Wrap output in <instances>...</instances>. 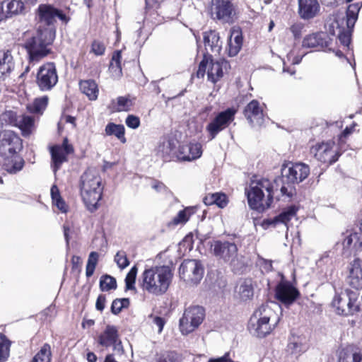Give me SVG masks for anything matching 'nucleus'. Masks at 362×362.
<instances>
[{
  "instance_id": "29",
  "label": "nucleus",
  "mask_w": 362,
  "mask_h": 362,
  "mask_svg": "<svg viewBox=\"0 0 362 362\" xmlns=\"http://www.w3.org/2000/svg\"><path fill=\"white\" fill-rule=\"evenodd\" d=\"M204 42L206 49L216 54H219L222 48L219 34L214 30L204 33Z\"/></svg>"
},
{
  "instance_id": "16",
  "label": "nucleus",
  "mask_w": 362,
  "mask_h": 362,
  "mask_svg": "<svg viewBox=\"0 0 362 362\" xmlns=\"http://www.w3.org/2000/svg\"><path fill=\"white\" fill-rule=\"evenodd\" d=\"M4 118H8L13 126L18 127L23 136H30L35 129V120L32 116L21 115H17L13 111H8L4 114Z\"/></svg>"
},
{
  "instance_id": "42",
  "label": "nucleus",
  "mask_w": 362,
  "mask_h": 362,
  "mask_svg": "<svg viewBox=\"0 0 362 362\" xmlns=\"http://www.w3.org/2000/svg\"><path fill=\"white\" fill-rule=\"evenodd\" d=\"M193 213L194 211L192 208H186L182 211H180L177 216L173 218L172 223L175 226L179 224H184L189 220V217Z\"/></svg>"
},
{
  "instance_id": "53",
  "label": "nucleus",
  "mask_w": 362,
  "mask_h": 362,
  "mask_svg": "<svg viewBox=\"0 0 362 362\" xmlns=\"http://www.w3.org/2000/svg\"><path fill=\"white\" fill-rule=\"evenodd\" d=\"M105 51V46L104 44L98 40H94L91 45V52L97 56L104 54Z\"/></svg>"
},
{
  "instance_id": "1",
  "label": "nucleus",
  "mask_w": 362,
  "mask_h": 362,
  "mask_svg": "<svg viewBox=\"0 0 362 362\" xmlns=\"http://www.w3.org/2000/svg\"><path fill=\"white\" fill-rule=\"evenodd\" d=\"M173 277L172 269L168 266H156L145 269L141 276L142 289L149 293L160 296L168 289Z\"/></svg>"
},
{
  "instance_id": "20",
  "label": "nucleus",
  "mask_w": 362,
  "mask_h": 362,
  "mask_svg": "<svg viewBox=\"0 0 362 362\" xmlns=\"http://www.w3.org/2000/svg\"><path fill=\"white\" fill-rule=\"evenodd\" d=\"M298 295V290L287 282H281L276 288L275 296L276 299L285 305L293 303Z\"/></svg>"
},
{
  "instance_id": "28",
  "label": "nucleus",
  "mask_w": 362,
  "mask_h": 362,
  "mask_svg": "<svg viewBox=\"0 0 362 362\" xmlns=\"http://www.w3.org/2000/svg\"><path fill=\"white\" fill-rule=\"evenodd\" d=\"M349 284L356 289L362 288V260L356 259L351 264L349 276L348 277Z\"/></svg>"
},
{
  "instance_id": "58",
  "label": "nucleus",
  "mask_w": 362,
  "mask_h": 362,
  "mask_svg": "<svg viewBox=\"0 0 362 362\" xmlns=\"http://www.w3.org/2000/svg\"><path fill=\"white\" fill-rule=\"evenodd\" d=\"M286 58L288 62H291V64L294 65L298 64L301 62L303 56H294L293 51H291L290 53L287 54Z\"/></svg>"
},
{
  "instance_id": "22",
  "label": "nucleus",
  "mask_w": 362,
  "mask_h": 362,
  "mask_svg": "<svg viewBox=\"0 0 362 362\" xmlns=\"http://www.w3.org/2000/svg\"><path fill=\"white\" fill-rule=\"evenodd\" d=\"M244 115L253 126H260L264 122L262 107L256 100H253L247 104L244 110Z\"/></svg>"
},
{
  "instance_id": "32",
  "label": "nucleus",
  "mask_w": 362,
  "mask_h": 362,
  "mask_svg": "<svg viewBox=\"0 0 362 362\" xmlns=\"http://www.w3.org/2000/svg\"><path fill=\"white\" fill-rule=\"evenodd\" d=\"M339 362H362V353L356 348H346L340 352Z\"/></svg>"
},
{
  "instance_id": "17",
  "label": "nucleus",
  "mask_w": 362,
  "mask_h": 362,
  "mask_svg": "<svg viewBox=\"0 0 362 362\" xmlns=\"http://www.w3.org/2000/svg\"><path fill=\"white\" fill-rule=\"evenodd\" d=\"M98 344L105 347L112 346L113 350L122 354L123 346L119 338L118 329L115 326L107 325L105 330L98 337Z\"/></svg>"
},
{
  "instance_id": "40",
  "label": "nucleus",
  "mask_w": 362,
  "mask_h": 362,
  "mask_svg": "<svg viewBox=\"0 0 362 362\" xmlns=\"http://www.w3.org/2000/svg\"><path fill=\"white\" fill-rule=\"evenodd\" d=\"M50 192L54 205H55L62 213H66L68 210V206L62 199L58 187L56 185H53L51 187Z\"/></svg>"
},
{
  "instance_id": "49",
  "label": "nucleus",
  "mask_w": 362,
  "mask_h": 362,
  "mask_svg": "<svg viewBox=\"0 0 362 362\" xmlns=\"http://www.w3.org/2000/svg\"><path fill=\"white\" fill-rule=\"evenodd\" d=\"M129 305V298H124L115 299L113 300L111 305V311L112 313L117 315L119 313L122 308H127Z\"/></svg>"
},
{
  "instance_id": "57",
  "label": "nucleus",
  "mask_w": 362,
  "mask_h": 362,
  "mask_svg": "<svg viewBox=\"0 0 362 362\" xmlns=\"http://www.w3.org/2000/svg\"><path fill=\"white\" fill-rule=\"evenodd\" d=\"M303 28V25L301 23H297L292 25L290 28V30L295 38H298L300 36L302 30Z\"/></svg>"
},
{
  "instance_id": "30",
  "label": "nucleus",
  "mask_w": 362,
  "mask_h": 362,
  "mask_svg": "<svg viewBox=\"0 0 362 362\" xmlns=\"http://www.w3.org/2000/svg\"><path fill=\"white\" fill-rule=\"evenodd\" d=\"M297 211L298 208L296 206H289L284 209L278 216L268 220V223L274 226L279 223H283L287 226L288 221L296 216Z\"/></svg>"
},
{
  "instance_id": "13",
  "label": "nucleus",
  "mask_w": 362,
  "mask_h": 362,
  "mask_svg": "<svg viewBox=\"0 0 362 362\" xmlns=\"http://www.w3.org/2000/svg\"><path fill=\"white\" fill-rule=\"evenodd\" d=\"M211 251L219 260L224 262L234 261L238 255L237 245L232 242L214 240L211 244Z\"/></svg>"
},
{
  "instance_id": "55",
  "label": "nucleus",
  "mask_w": 362,
  "mask_h": 362,
  "mask_svg": "<svg viewBox=\"0 0 362 362\" xmlns=\"http://www.w3.org/2000/svg\"><path fill=\"white\" fill-rule=\"evenodd\" d=\"M125 123L128 127L132 129H136L140 125V119L136 116L129 115L126 118Z\"/></svg>"
},
{
  "instance_id": "23",
  "label": "nucleus",
  "mask_w": 362,
  "mask_h": 362,
  "mask_svg": "<svg viewBox=\"0 0 362 362\" xmlns=\"http://www.w3.org/2000/svg\"><path fill=\"white\" fill-rule=\"evenodd\" d=\"M320 8L317 0H298V13L304 20L315 18L318 14Z\"/></svg>"
},
{
  "instance_id": "47",
  "label": "nucleus",
  "mask_w": 362,
  "mask_h": 362,
  "mask_svg": "<svg viewBox=\"0 0 362 362\" xmlns=\"http://www.w3.org/2000/svg\"><path fill=\"white\" fill-rule=\"evenodd\" d=\"M133 105L132 100L129 97H118L115 105V110L118 112L129 111Z\"/></svg>"
},
{
  "instance_id": "41",
  "label": "nucleus",
  "mask_w": 362,
  "mask_h": 362,
  "mask_svg": "<svg viewBox=\"0 0 362 362\" xmlns=\"http://www.w3.org/2000/svg\"><path fill=\"white\" fill-rule=\"evenodd\" d=\"M51 351L49 344H44L31 362H50Z\"/></svg>"
},
{
  "instance_id": "37",
  "label": "nucleus",
  "mask_w": 362,
  "mask_h": 362,
  "mask_svg": "<svg viewBox=\"0 0 362 362\" xmlns=\"http://www.w3.org/2000/svg\"><path fill=\"white\" fill-rule=\"evenodd\" d=\"M204 202L206 205L216 204L220 208H224L228 204V199L225 194L214 193L206 196Z\"/></svg>"
},
{
  "instance_id": "59",
  "label": "nucleus",
  "mask_w": 362,
  "mask_h": 362,
  "mask_svg": "<svg viewBox=\"0 0 362 362\" xmlns=\"http://www.w3.org/2000/svg\"><path fill=\"white\" fill-rule=\"evenodd\" d=\"M150 317H153V323L158 327V331L159 333H160L165 325V320H163V318L158 316L153 317L152 315H151Z\"/></svg>"
},
{
  "instance_id": "6",
  "label": "nucleus",
  "mask_w": 362,
  "mask_h": 362,
  "mask_svg": "<svg viewBox=\"0 0 362 362\" xmlns=\"http://www.w3.org/2000/svg\"><path fill=\"white\" fill-rule=\"evenodd\" d=\"M54 37L55 31L52 28L38 29L37 34L25 44L30 63L38 62L50 52L49 46L53 42Z\"/></svg>"
},
{
  "instance_id": "8",
  "label": "nucleus",
  "mask_w": 362,
  "mask_h": 362,
  "mask_svg": "<svg viewBox=\"0 0 362 362\" xmlns=\"http://www.w3.org/2000/svg\"><path fill=\"white\" fill-rule=\"evenodd\" d=\"M359 294L358 292L346 290L337 294L333 300L332 306L338 315H353L360 310Z\"/></svg>"
},
{
  "instance_id": "7",
  "label": "nucleus",
  "mask_w": 362,
  "mask_h": 362,
  "mask_svg": "<svg viewBox=\"0 0 362 362\" xmlns=\"http://www.w3.org/2000/svg\"><path fill=\"white\" fill-rule=\"evenodd\" d=\"M310 174V168L308 165L302 163H287L281 167V175L283 182L285 180L287 184H284L280 192L281 196L291 199L296 193V189L292 184H298L303 182Z\"/></svg>"
},
{
  "instance_id": "45",
  "label": "nucleus",
  "mask_w": 362,
  "mask_h": 362,
  "mask_svg": "<svg viewBox=\"0 0 362 362\" xmlns=\"http://www.w3.org/2000/svg\"><path fill=\"white\" fill-rule=\"evenodd\" d=\"M117 283L115 278L109 275H105L100 280V288L103 291H108L115 289Z\"/></svg>"
},
{
  "instance_id": "52",
  "label": "nucleus",
  "mask_w": 362,
  "mask_h": 362,
  "mask_svg": "<svg viewBox=\"0 0 362 362\" xmlns=\"http://www.w3.org/2000/svg\"><path fill=\"white\" fill-rule=\"evenodd\" d=\"M115 262L122 269L126 268L129 264V262L124 251H119L117 252L115 256Z\"/></svg>"
},
{
  "instance_id": "3",
  "label": "nucleus",
  "mask_w": 362,
  "mask_h": 362,
  "mask_svg": "<svg viewBox=\"0 0 362 362\" xmlns=\"http://www.w3.org/2000/svg\"><path fill=\"white\" fill-rule=\"evenodd\" d=\"M103 186L99 173L95 169L89 168L81 177L80 192L82 199L90 211L98 208V202L102 198Z\"/></svg>"
},
{
  "instance_id": "21",
  "label": "nucleus",
  "mask_w": 362,
  "mask_h": 362,
  "mask_svg": "<svg viewBox=\"0 0 362 362\" xmlns=\"http://www.w3.org/2000/svg\"><path fill=\"white\" fill-rule=\"evenodd\" d=\"M202 155V146L201 144L190 143L179 147L177 158L182 161H192L200 158Z\"/></svg>"
},
{
  "instance_id": "33",
  "label": "nucleus",
  "mask_w": 362,
  "mask_h": 362,
  "mask_svg": "<svg viewBox=\"0 0 362 362\" xmlns=\"http://www.w3.org/2000/svg\"><path fill=\"white\" fill-rule=\"evenodd\" d=\"M362 7V2H357L349 5L346 11V28L350 30L354 28L358 19V12Z\"/></svg>"
},
{
  "instance_id": "60",
  "label": "nucleus",
  "mask_w": 362,
  "mask_h": 362,
  "mask_svg": "<svg viewBox=\"0 0 362 362\" xmlns=\"http://www.w3.org/2000/svg\"><path fill=\"white\" fill-rule=\"evenodd\" d=\"M209 62L207 60L203 59L199 65V69L197 70V76H203L205 74L206 69H208Z\"/></svg>"
},
{
  "instance_id": "51",
  "label": "nucleus",
  "mask_w": 362,
  "mask_h": 362,
  "mask_svg": "<svg viewBox=\"0 0 362 362\" xmlns=\"http://www.w3.org/2000/svg\"><path fill=\"white\" fill-rule=\"evenodd\" d=\"M121 51H117L115 52L112 57V61L110 63V69L116 72L117 71L118 74H120L122 72V68H121Z\"/></svg>"
},
{
  "instance_id": "35",
  "label": "nucleus",
  "mask_w": 362,
  "mask_h": 362,
  "mask_svg": "<svg viewBox=\"0 0 362 362\" xmlns=\"http://www.w3.org/2000/svg\"><path fill=\"white\" fill-rule=\"evenodd\" d=\"M48 100L47 96L37 98L31 103L27 105V110L31 113L42 115L47 106Z\"/></svg>"
},
{
  "instance_id": "24",
  "label": "nucleus",
  "mask_w": 362,
  "mask_h": 362,
  "mask_svg": "<svg viewBox=\"0 0 362 362\" xmlns=\"http://www.w3.org/2000/svg\"><path fill=\"white\" fill-rule=\"evenodd\" d=\"M329 40L323 33H315L306 35L302 42L304 48L322 49L329 46Z\"/></svg>"
},
{
  "instance_id": "19",
  "label": "nucleus",
  "mask_w": 362,
  "mask_h": 362,
  "mask_svg": "<svg viewBox=\"0 0 362 362\" xmlns=\"http://www.w3.org/2000/svg\"><path fill=\"white\" fill-rule=\"evenodd\" d=\"M40 21L47 25L53 24L57 18L65 21L66 16L59 10L48 4H41L37 9Z\"/></svg>"
},
{
  "instance_id": "31",
  "label": "nucleus",
  "mask_w": 362,
  "mask_h": 362,
  "mask_svg": "<svg viewBox=\"0 0 362 362\" xmlns=\"http://www.w3.org/2000/svg\"><path fill=\"white\" fill-rule=\"evenodd\" d=\"M81 92L85 94L89 100H95L98 98L99 90L95 81L89 79L81 81L79 83Z\"/></svg>"
},
{
  "instance_id": "64",
  "label": "nucleus",
  "mask_w": 362,
  "mask_h": 362,
  "mask_svg": "<svg viewBox=\"0 0 362 362\" xmlns=\"http://www.w3.org/2000/svg\"><path fill=\"white\" fill-rule=\"evenodd\" d=\"M87 360L88 362H95L97 361L96 355L93 352L87 354Z\"/></svg>"
},
{
  "instance_id": "39",
  "label": "nucleus",
  "mask_w": 362,
  "mask_h": 362,
  "mask_svg": "<svg viewBox=\"0 0 362 362\" xmlns=\"http://www.w3.org/2000/svg\"><path fill=\"white\" fill-rule=\"evenodd\" d=\"M25 8L24 3L21 0H11L6 5V16L10 18L14 15L20 14Z\"/></svg>"
},
{
  "instance_id": "38",
  "label": "nucleus",
  "mask_w": 362,
  "mask_h": 362,
  "mask_svg": "<svg viewBox=\"0 0 362 362\" xmlns=\"http://www.w3.org/2000/svg\"><path fill=\"white\" fill-rule=\"evenodd\" d=\"M332 26L333 28L335 27L337 28V30H333L332 34L333 35H337L340 42L343 45L348 47L351 41L349 31H345L344 28H341L339 25V23L337 20L332 23Z\"/></svg>"
},
{
  "instance_id": "34",
  "label": "nucleus",
  "mask_w": 362,
  "mask_h": 362,
  "mask_svg": "<svg viewBox=\"0 0 362 362\" xmlns=\"http://www.w3.org/2000/svg\"><path fill=\"white\" fill-rule=\"evenodd\" d=\"M124 133L125 129L122 124H116L115 123L110 122L105 128V136H115L123 144L126 142Z\"/></svg>"
},
{
  "instance_id": "12",
  "label": "nucleus",
  "mask_w": 362,
  "mask_h": 362,
  "mask_svg": "<svg viewBox=\"0 0 362 362\" xmlns=\"http://www.w3.org/2000/svg\"><path fill=\"white\" fill-rule=\"evenodd\" d=\"M57 81L58 76L54 63H47L40 67L37 74L36 82L41 90H51Z\"/></svg>"
},
{
  "instance_id": "15",
  "label": "nucleus",
  "mask_w": 362,
  "mask_h": 362,
  "mask_svg": "<svg viewBox=\"0 0 362 362\" xmlns=\"http://www.w3.org/2000/svg\"><path fill=\"white\" fill-rule=\"evenodd\" d=\"M310 153L317 160L324 163L332 164L338 160L339 154L333 141L317 144L310 148Z\"/></svg>"
},
{
  "instance_id": "48",
  "label": "nucleus",
  "mask_w": 362,
  "mask_h": 362,
  "mask_svg": "<svg viewBox=\"0 0 362 362\" xmlns=\"http://www.w3.org/2000/svg\"><path fill=\"white\" fill-rule=\"evenodd\" d=\"M305 349V346L300 341L299 339L293 338L288 344L287 350L291 354L298 355L303 352Z\"/></svg>"
},
{
  "instance_id": "2",
  "label": "nucleus",
  "mask_w": 362,
  "mask_h": 362,
  "mask_svg": "<svg viewBox=\"0 0 362 362\" xmlns=\"http://www.w3.org/2000/svg\"><path fill=\"white\" fill-rule=\"evenodd\" d=\"M274 182L267 178L253 180L246 190L247 201L251 209L264 211L270 207L273 201Z\"/></svg>"
},
{
  "instance_id": "27",
  "label": "nucleus",
  "mask_w": 362,
  "mask_h": 362,
  "mask_svg": "<svg viewBox=\"0 0 362 362\" xmlns=\"http://www.w3.org/2000/svg\"><path fill=\"white\" fill-rule=\"evenodd\" d=\"M15 69V62L9 50L0 52V81L8 78Z\"/></svg>"
},
{
  "instance_id": "62",
  "label": "nucleus",
  "mask_w": 362,
  "mask_h": 362,
  "mask_svg": "<svg viewBox=\"0 0 362 362\" xmlns=\"http://www.w3.org/2000/svg\"><path fill=\"white\" fill-rule=\"evenodd\" d=\"M263 268L267 271L269 272L272 270V264L271 260H264Z\"/></svg>"
},
{
  "instance_id": "18",
  "label": "nucleus",
  "mask_w": 362,
  "mask_h": 362,
  "mask_svg": "<svg viewBox=\"0 0 362 362\" xmlns=\"http://www.w3.org/2000/svg\"><path fill=\"white\" fill-rule=\"evenodd\" d=\"M52 168L54 173L61 168L62 164L66 161V156L73 151V147L64 139L62 145L51 148Z\"/></svg>"
},
{
  "instance_id": "25",
  "label": "nucleus",
  "mask_w": 362,
  "mask_h": 362,
  "mask_svg": "<svg viewBox=\"0 0 362 362\" xmlns=\"http://www.w3.org/2000/svg\"><path fill=\"white\" fill-rule=\"evenodd\" d=\"M243 45L241 30L238 27H233L230 30L228 47L226 50L229 57H235L240 52Z\"/></svg>"
},
{
  "instance_id": "11",
  "label": "nucleus",
  "mask_w": 362,
  "mask_h": 362,
  "mask_svg": "<svg viewBox=\"0 0 362 362\" xmlns=\"http://www.w3.org/2000/svg\"><path fill=\"white\" fill-rule=\"evenodd\" d=\"M204 317V310L201 306H192L185 310L180 320V329L182 334H188L197 328Z\"/></svg>"
},
{
  "instance_id": "63",
  "label": "nucleus",
  "mask_w": 362,
  "mask_h": 362,
  "mask_svg": "<svg viewBox=\"0 0 362 362\" xmlns=\"http://www.w3.org/2000/svg\"><path fill=\"white\" fill-rule=\"evenodd\" d=\"M71 262L74 267H76L81 264V259L78 256H73L71 259Z\"/></svg>"
},
{
  "instance_id": "56",
  "label": "nucleus",
  "mask_w": 362,
  "mask_h": 362,
  "mask_svg": "<svg viewBox=\"0 0 362 362\" xmlns=\"http://www.w3.org/2000/svg\"><path fill=\"white\" fill-rule=\"evenodd\" d=\"M151 187L158 193L165 194L168 191L167 187L163 182L158 180H153L152 182Z\"/></svg>"
},
{
  "instance_id": "36",
  "label": "nucleus",
  "mask_w": 362,
  "mask_h": 362,
  "mask_svg": "<svg viewBox=\"0 0 362 362\" xmlns=\"http://www.w3.org/2000/svg\"><path fill=\"white\" fill-rule=\"evenodd\" d=\"M208 78L213 83H216L223 76L222 63L211 60L208 65Z\"/></svg>"
},
{
  "instance_id": "14",
  "label": "nucleus",
  "mask_w": 362,
  "mask_h": 362,
  "mask_svg": "<svg viewBox=\"0 0 362 362\" xmlns=\"http://www.w3.org/2000/svg\"><path fill=\"white\" fill-rule=\"evenodd\" d=\"M181 279L186 282L197 284L202 279L204 270L196 259H185L179 268Z\"/></svg>"
},
{
  "instance_id": "44",
  "label": "nucleus",
  "mask_w": 362,
  "mask_h": 362,
  "mask_svg": "<svg viewBox=\"0 0 362 362\" xmlns=\"http://www.w3.org/2000/svg\"><path fill=\"white\" fill-rule=\"evenodd\" d=\"M175 146L173 141L167 140L163 141L158 147V153H160L161 156L167 159L172 154Z\"/></svg>"
},
{
  "instance_id": "50",
  "label": "nucleus",
  "mask_w": 362,
  "mask_h": 362,
  "mask_svg": "<svg viewBox=\"0 0 362 362\" xmlns=\"http://www.w3.org/2000/svg\"><path fill=\"white\" fill-rule=\"evenodd\" d=\"M138 269L136 266H134L127 274L125 278L126 288L127 289L132 290L134 288V284L137 274Z\"/></svg>"
},
{
  "instance_id": "54",
  "label": "nucleus",
  "mask_w": 362,
  "mask_h": 362,
  "mask_svg": "<svg viewBox=\"0 0 362 362\" xmlns=\"http://www.w3.org/2000/svg\"><path fill=\"white\" fill-rule=\"evenodd\" d=\"M176 354L173 352H166L160 356L156 358V362H175Z\"/></svg>"
},
{
  "instance_id": "61",
  "label": "nucleus",
  "mask_w": 362,
  "mask_h": 362,
  "mask_svg": "<svg viewBox=\"0 0 362 362\" xmlns=\"http://www.w3.org/2000/svg\"><path fill=\"white\" fill-rule=\"evenodd\" d=\"M105 300H106L105 296L103 295H100L98 297L97 300H96V303H95L96 309L100 311L103 310V309L105 308Z\"/></svg>"
},
{
  "instance_id": "10",
  "label": "nucleus",
  "mask_w": 362,
  "mask_h": 362,
  "mask_svg": "<svg viewBox=\"0 0 362 362\" xmlns=\"http://www.w3.org/2000/svg\"><path fill=\"white\" fill-rule=\"evenodd\" d=\"M235 14V6L232 0H211L210 15L213 19L230 23L234 21Z\"/></svg>"
},
{
  "instance_id": "43",
  "label": "nucleus",
  "mask_w": 362,
  "mask_h": 362,
  "mask_svg": "<svg viewBox=\"0 0 362 362\" xmlns=\"http://www.w3.org/2000/svg\"><path fill=\"white\" fill-rule=\"evenodd\" d=\"M98 253L96 252H91L90 253L86 268V274L87 277H90L93 274L98 261Z\"/></svg>"
},
{
  "instance_id": "9",
  "label": "nucleus",
  "mask_w": 362,
  "mask_h": 362,
  "mask_svg": "<svg viewBox=\"0 0 362 362\" xmlns=\"http://www.w3.org/2000/svg\"><path fill=\"white\" fill-rule=\"evenodd\" d=\"M236 110L233 108H228L218 112L206 127L209 141L213 140L222 131L229 127L235 119Z\"/></svg>"
},
{
  "instance_id": "46",
  "label": "nucleus",
  "mask_w": 362,
  "mask_h": 362,
  "mask_svg": "<svg viewBox=\"0 0 362 362\" xmlns=\"http://www.w3.org/2000/svg\"><path fill=\"white\" fill-rule=\"evenodd\" d=\"M10 343L4 335L0 334V362H4L9 356Z\"/></svg>"
},
{
  "instance_id": "5",
  "label": "nucleus",
  "mask_w": 362,
  "mask_h": 362,
  "mask_svg": "<svg viewBox=\"0 0 362 362\" xmlns=\"http://www.w3.org/2000/svg\"><path fill=\"white\" fill-rule=\"evenodd\" d=\"M272 305L276 306L274 303L262 305L250 317L249 329L254 335L264 337L275 327L278 317Z\"/></svg>"
},
{
  "instance_id": "26",
  "label": "nucleus",
  "mask_w": 362,
  "mask_h": 362,
  "mask_svg": "<svg viewBox=\"0 0 362 362\" xmlns=\"http://www.w3.org/2000/svg\"><path fill=\"white\" fill-rule=\"evenodd\" d=\"M254 295V288L251 279L240 280L235 287L234 296L240 301H247L252 299Z\"/></svg>"
},
{
  "instance_id": "4",
  "label": "nucleus",
  "mask_w": 362,
  "mask_h": 362,
  "mask_svg": "<svg viewBox=\"0 0 362 362\" xmlns=\"http://www.w3.org/2000/svg\"><path fill=\"white\" fill-rule=\"evenodd\" d=\"M0 152L6 157L4 169L10 173L20 171L23 166V160L16 153L23 148L22 140L14 132L5 131L1 134Z\"/></svg>"
}]
</instances>
